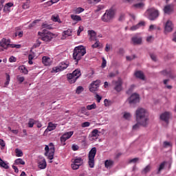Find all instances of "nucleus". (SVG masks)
<instances>
[{"instance_id":"63","label":"nucleus","mask_w":176,"mask_h":176,"mask_svg":"<svg viewBox=\"0 0 176 176\" xmlns=\"http://www.w3.org/2000/svg\"><path fill=\"white\" fill-rule=\"evenodd\" d=\"M82 31H83V28H82V26H80L78 28V32H77L78 36H79V35H80V32H82Z\"/></svg>"},{"instance_id":"12","label":"nucleus","mask_w":176,"mask_h":176,"mask_svg":"<svg viewBox=\"0 0 176 176\" xmlns=\"http://www.w3.org/2000/svg\"><path fill=\"white\" fill-rule=\"evenodd\" d=\"M100 83H101V81H100L99 80L94 81L92 83H91L89 86V91H91V93L97 91V90H98V88L100 87Z\"/></svg>"},{"instance_id":"4","label":"nucleus","mask_w":176,"mask_h":176,"mask_svg":"<svg viewBox=\"0 0 176 176\" xmlns=\"http://www.w3.org/2000/svg\"><path fill=\"white\" fill-rule=\"evenodd\" d=\"M144 16L151 20V21H155L157 17H159V10L155 8H148L144 13Z\"/></svg>"},{"instance_id":"62","label":"nucleus","mask_w":176,"mask_h":176,"mask_svg":"<svg viewBox=\"0 0 176 176\" xmlns=\"http://www.w3.org/2000/svg\"><path fill=\"white\" fill-rule=\"evenodd\" d=\"M96 98L97 102H101V100H102V97L100 96V95L98 94H96Z\"/></svg>"},{"instance_id":"18","label":"nucleus","mask_w":176,"mask_h":176,"mask_svg":"<svg viewBox=\"0 0 176 176\" xmlns=\"http://www.w3.org/2000/svg\"><path fill=\"white\" fill-rule=\"evenodd\" d=\"M173 8L171 5L165 6L164 8V12L166 14H171V13H173Z\"/></svg>"},{"instance_id":"7","label":"nucleus","mask_w":176,"mask_h":176,"mask_svg":"<svg viewBox=\"0 0 176 176\" xmlns=\"http://www.w3.org/2000/svg\"><path fill=\"white\" fill-rule=\"evenodd\" d=\"M96 155H97V148H92L88 154V164L91 168H94V157H96Z\"/></svg>"},{"instance_id":"36","label":"nucleus","mask_w":176,"mask_h":176,"mask_svg":"<svg viewBox=\"0 0 176 176\" xmlns=\"http://www.w3.org/2000/svg\"><path fill=\"white\" fill-rule=\"evenodd\" d=\"M14 164L16 165L21 164L22 166H24V164H25V162H24L21 158H18L14 161Z\"/></svg>"},{"instance_id":"37","label":"nucleus","mask_w":176,"mask_h":176,"mask_svg":"<svg viewBox=\"0 0 176 176\" xmlns=\"http://www.w3.org/2000/svg\"><path fill=\"white\" fill-rule=\"evenodd\" d=\"M144 25H145V22L141 21L139 23H138L135 26H133V30H138L140 27H144Z\"/></svg>"},{"instance_id":"24","label":"nucleus","mask_w":176,"mask_h":176,"mask_svg":"<svg viewBox=\"0 0 176 176\" xmlns=\"http://www.w3.org/2000/svg\"><path fill=\"white\" fill-rule=\"evenodd\" d=\"M126 94H129L130 97L128 98L127 101L129 104H133V89L130 88L127 91Z\"/></svg>"},{"instance_id":"15","label":"nucleus","mask_w":176,"mask_h":176,"mask_svg":"<svg viewBox=\"0 0 176 176\" xmlns=\"http://www.w3.org/2000/svg\"><path fill=\"white\" fill-rule=\"evenodd\" d=\"M160 119L163 122H165L166 124H168V119H170V113L169 112H164L160 116Z\"/></svg>"},{"instance_id":"59","label":"nucleus","mask_w":176,"mask_h":176,"mask_svg":"<svg viewBox=\"0 0 176 176\" xmlns=\"http://www.w3.org/2000/svg\"><path fill=\"white\" fill-rule=\"evenodd\" d=\"M102 68H105L107 67V60L105 58H102Z\"/></svg>"},{"instance_id":"16","label":"nucleus","mask_w":176,"mask_h":176,"mask_svg":"<svg viewBox=\"0 0 176 176\" xmlns=\"http://www.w3.org/2000/svg\"><path fill=\"white\" fill-rule=\"evenodd\" d=\"M98 129H94L91 133L90 141H93V140H97L100 135L98 134Z\"/></svg>"},{"instance_id":"20","label":"nucleus","mask_w":176,"mask_h":176,"mask_svg":"<svg viewBox=\"0 0 176 176\" xmlns=\"http://www.w3.org/2000/svg\"><path fill=\"white\" fill-rule=\"evenodd\" d=\"M139 2L138 3H135L133 5V8H135V9H142V8H144V6H145V3H144V1L145 0H138Z\"/></svg>"},{"instance_id":"30","label":"nucleus","mask_w":176,"mask_h":176,"mask_svg":"<svg viewBox=\"0 0 176 176\" xmlns=\"http://www.w3.org/2000/svg\"><path fill=\"white\" fill-rule=\"evenodd\" d=\"M51 19L55 23H61V20H60V16H58V14L52 15Z\"/></svg>"},{"instance_id":"25","label":"nucleus","mask_w":176,"mask_h":176,"mask_svg":"<svg viewBox=\"0 0 176 176\" xmlns=\"http://www.w3.org/2000/svg\"><path fill=\"white\" fill-rule=\"evenodd\" d=\"M114 162L111 160H107L104 162V166L106 168H111L114 164Z\"/></svg>"},{"instance_id":"40","label":"nucleus","mask_w":176,"mask_h":176,"mask_svg":"<svg viewBox=\"0 0 176 176\" xmlns=\"http://www.w3.org/2000/svg\"><path fill=\"white\" fill-rule=\"evenodd\" d=\"M23 35H24V32L23 31H16L14 33V37L16 38V36H19V38H23Z\"/></svg>"},{"instance_id":"33","label":"nucleus","mask_w":176,"mask_h":176,"mask_svg":"<svg viewBox=\"0 0 176 176\" xmlns=\"http://www.w3.org/2000/svg\"><path fill=\"white\" fill-rule=\"evenodd\" d=\"M0 167H3V168H6V170H8L9 168V165L6 164L3 160L0 158Z\"/></svg>"},{"instance_id":"58","label":"nucleus","mask_w":176,"mask_h":176,"mask_svg":"<svg viewBox=\"0 0 176 176\" xmlns=\"http://www.w3.org/2000/svg\"><path fill=\"white\" fill-rule=\"evenodd\" d=\"M89 126H90V122H82L81 124V127H89Z\"/></svg>"},{"instance_id":"47","label":"nucleus","mask_w":176,"mask_h":176,"mask_svg":"<svg viewBox=\"0 0 176 176\" xmlns=\"http://www.w3.org/2000/svg\"><path fill=\"white\" fill-rule=\"evenodd\" d=\"M164 166H166V162H162L158 168V171L157 172V174L160 173V171L164 168Z\"/></svg>"},{"instance_id":"6","label":"nucleus","mask_w":176,"mask_h":176,"mask_svg":"<svg viewBox=\"0 0 176 176\" xmlns=\"http://www.w3.org/2000/svg\"><path fill=\"white\" fill-rule=\"evenodd\" d=\"M80 75H82L80 69H76L72 73L67 75V80H69V83L72 85L73 83H75L78 79H79Z\"/></svg>"},{"instance_id":"2","label":"nucleus","mask_w":176,"mask_h":176,"mask_svg":"<svg viewBox=\"0 0 176 176\" xmlns=\"http://www.w3.org/2000/svg\"><path fill=\"white\" fill-rule=\"evenodd\" d=\"M85 54H86V47L85 46L79 45L74 48L73 58L76 60V65H78Z\"/></svg>"},{"instance_id":"60","label":"nucleus","mask_w":176,"mask_h":176,"mask_svg":"<svg viewBox=\"0 0 176 176\" xmlns=\"http://www.w3.org/2000/svg\"><path fill=\"white\" fill-rule=\"evenodd\" d=\"M10 47L13 48H16V49H20V47H21V45H16V44H11L10 45Z\"/></svg>"},{"instance_id":"1","label":"nucleus","mask_w":176,"mask_h":176,"mask_svg":"<svg viewBox=\"0 0 176 176\" xmlns=\"http://www.w3.org/2000/svg\"><path fill=\"white\" fill-rule=\"evenodd\" d=\"M136 121L138 123L133 126V130L138 129L140 126L146 127L148 126V122H149V113L146 109L143 107H139L135 111Z\"/></svg>"},{"instance_id":"19","label":"nucleus","mask_w":176,"mask_h":176,"mask_svg":"<svg viewBox=\"0 0 176 176\" xmlns=\"http://www.w3.org/2000/svg\"><path fill=\"white\" fill-rule=\"evenodd\" d=\"M133 43L134 45H141L142 43V38L140 36H135L133 38Z\"/></svg>"},{"instance_id":"43","label":"nucleus","mask_w":176,"mask_h":176,"mask_svg":"<svg viewBox=\"0 0 176 176\" xmlns=\"http://www.w3.org/2000/svg\"><path fill=\"white\" fill-rule=\"evenodd\" d=\"M34 124H35V120L30 118L28 122V127L32 128L34 127Z\"/></svg>"},{"instance_id":"28","label":"nucleus","mask_w":176,"mask_h":176,"mask_svg":"<svg viewBox=\"0 0 176 176\" xmlns=\"http://www.w3.org/2000/svg\"><path fill=\"white\" fill-rule=\"evenodd\" d=\"M88 34L90 35L89 41H94L96 36H97V33L94 30H88Z\"/></svg>"},{"instance_id":"41","label":"nucleus","mask_w":176,"mask_h":176,"mask_svg":"<svg viewBox=\"0 0 176 176\" xmlns=\"http://www.w3.org/2000/svg\"><path fill=\"white\" fill-rule=\"evenodd\" d=\"M151 171V165H147L142 171V174H147Z\"/></svg>"},{"instance_id":"26","label":"nucleus","mask_w":176,"mask_h":176,"mask_svg":"<svg viewBox=\"0 0 176 176\" xmlns=\"http://www.w3.org/2000/svg\"><path fill=\"white\" fill-rule=\"evenodd\" d=\"M140 102V95L137 93L133 94V104Z\"/></svg>"},{"instance_id":"13","label":"nucleus","mask_w":176,"mask_h":176,"mask_svg":"<svg viewBox=\"0 0 176 176\" xmlns=\"http://www.w3.org/2000/svg\"><path fill=\"white\" fill-rule=\"evenodd\" d=\"M74 135V131H69L65 133L61 137H60V141L61 142H65L67 140H69L71 137Z\"/></svg>"},{"instance_id":"57","label":"nucleus","mask_w":176,"mask_h":176,"mask_svg":"<svg viewBox=\"0 0 176 176\" xmlns=\"http://www.w3.org/2000/svg\"><path fill=\"white\" fill-rule=\"evenodd\" d=\"M72 151H79V146L74 144L72 146Z\"/></svg>"},{"instance_id":"34","label":"nucleus","mask_w":176,"mask_h":176,"mask_svg":"<svg viewBox=\"0 0 176 176\" xmlns=\"http://www.w3.org/2000/svg\"><path fill=\"white\" fill-rule=\"evenodd\" d=\"M19 69H20L22 74H24L25 75H27V74H28V69H27V68L24 65L19 66Z\"/></svg>"},{"instance_id":"38","label":"nucleus","mask_w":176,"mask_h":176,"mask_svg":"<svg viewBox=\"0 0 176 176\" xmlns=\"http://www.w3.org/2000/svg\"><path fill=\"white\" fill-rule=\"evenodd\" d=\"M15 153L17 157H23V151L19 148L15 149Z\"/></svg>"},{"instance_id":"5","label":"nucleus","mask_w":176,"mask_h":176,"mask_svg":"<svg viewBox=\"0 0 176 176\" xmlns=\"http://www.w3.org/2000/svg\"><path fill=\"white\" fill-rule=\"evenodd\" d=\"M38 34L40 36L39 39H41V41H43L44 42H50V41L53 39V36H54L53 33L47 31V30L38 32Z\"/></svg>"},{"instance_id":"50","label":"nucleus","mask_w":176,"mask_h":176,"mask_svg":"<svg viewBox=\"0 0 176 176\" xmlns=\"http://www.w3.org/2000/svg\"><path fill=\"white\" fill-rule=\"evenodd\" d=\"M16 80H18V82H19V83H23V82H24L25 80V78L24 76H17Z\"/></svg>"},{"instance_id":"32","label":"nucleus","mask_w":176,"mask_h":176,"mask_svg":"<svg viewBox=\"0 0 176 176\" xmlns=\"http://www.w3.org/2000/svg\"><path fill=\"white\" fill-rule=\"evenodd\" d=\"M155 30H157L158 31H160L161 28L159 26H156V25H151L148 28L149 32H151V31H155Z\"/></svg>"},{"instance_id":"22","label":"nucleus","mask_w":176,"mask_h":176,"mask_svg":"<svg viewBox=\"0 0 176 176\" xmlns=\"http://www.w3.org/2000/svg\"><path fill=\"white\" fill-rule=\"evenodd\" d=\"M43 60V64H44L46 67H49L52 64V60L50 58L47 56H43L42 58Z\"/></svg>"},{"instance_id":"3","label":"nucleus","mask_w":176,"mask_h":176,"mask_svg":"<svg viewBox=\"0 0 176 176\" xmlns=\"http://www.w3.org/2000/svg\"><path fill=\"white\" fill-rule=\"evenodd\" d=\"M115 14H116V10L111 8L106 10L105 13L102 16L101 20L104 23H111L115 18Z\"/></svg>"},{"instance_id":"49","label":"nucleus","mask_w":176,"mask_h":176,"mask_svg":"<svg viewBox=\"0 0 176 176\" xmlns=\"http://www.w3.org/2000/svg\"><path fill=\"white\" fill-rule=\"evenodd\" d=\"M87 2L90 5H96V3H98V2H101V0H87Z\"/></svg>"},{"instance_id":"44","label":"nucleus","mask_w":176,"mask_h":176,"mask_svg":"<svg viewBox=\"0 0 176 176\" xmlns=\"http://www.w3.org/2000/svg\"><path fill=\"white\" fill-rule=\"evenodd\" d=\"M124 119H126V120H129V119L131 118V114L130 113L125 112L123 115Z\"/></svg>"},{"instance_id":"39","label":"nucleus","mask_w":176,"mask_h":176,"mask_svg":"<svg viewBox=\"0 0 176 176\" xmlns=\"http://www.w3.org/2000/svg\"><path fill=\"white\" fill-rule=\"evenodd\" d=\"M96 108H97V104H96V103H93L92 104L87 106V111H91V109H96Z\"/></svg>"},{"instance_id":"48","label":"nucleus","mask_w":176,"mask_h":176,"mask_svg":"<svg viewBox=\"0 0 176 176\" xmlns=\"http://www.w3.org/2000/svg\"><path fill=\"white\" fill-rule=\"evenodd\" d=\"M6 82H5V86H8L9 82H10V75L8 74V73L6 74Z\"/></svg>"},{"instance_id":"55","label":"nucleus","mask_w":176,"mask_h":176,"mask_svg":"<svg viewBox=\"0 0 176 176\" xmlns=\"http://www.w3.org/2000/svg\"><path fill=\"white\" fill-rule=\"evenodd\" d=\"M79 167H80V166H79L78 164H76L74 162H73V164H72V168L73 170H78V168H79Z\"/></svg>"},{"instance_id":"23","label":"nucleus","mask_w":176,"mask_h":176,"mask_svg":"<svg viewBox=\"0 0 176 176\" xmlns=\"http://www.w3.org/2000/svg\"><path fill=\"white\" fill-rule=\"evenodd\" d=\"M12 6H13V3H7L4 6L3 9L4 13H9V12H10V8H12Z\"/></svg>"},{"instance_id":"42","label":"nucleus","mask_w":176,"mask_h":176,"mask_svg":"<svg viewBox=\"0 0 176 176\" xmlns=\"http://www.w3.org/2000/svg\"><path fill=\"white\" fill-rule=\"evenodd\" d=\"M81 113H83L85 116H89L90 115L85 107H81Z\"/></svg>"},{"instance_id":"54","label":"nucleus","mask_w":176,"mask_h":176,"mask_svg":"<svg viewBox=\"0 0 176 176\" xmlns=\"http://www.w3.org/2000/svg\"><path fill=\"white\" fill-rule=\"evenodd\" d=\"M104 8H105V6L104 5H98L97 7H96V12H100V10H102V9H104Z\"/></svg>"},{"instance_id":"53","label":"nucleus","mask_w":176,"mask_h":176,"mask_svg":"<svg viewBox=\"0 0 176 176\" xmlns=\"http://www.w3.org/2000/svg\"><path fill=\"white\" fill-rule=\"evenodd\" d=\"M169 146H173V144L170 142H164V148H168Z\"/></svg>"},{"instance_id":"29","label":"nucleus","mask_w":176,"mask_h":176,"mask_svg":"<svg viewBox=\"0 0 176 176\" xmlns=\"http://www.w3.org/2000/svg\"><path fill=\"white\" fill-rule=\"evenodd\" d=\"M47 164H46V160H43L41 161H40L38 162V167L39 168H41V170L45 169V168L46 167Z\"/></svg>"},{"instance_id":"35","label":"nucleus","mask_w":176,"mask_h":176,"mask_svg":"<svg viewBox=\"0 0 176 176\" xmlns=\"http://www.w3.org/2000/svg\"><path fill=\"white\" fill-rule=\"evenodd\" d=\"M71 19L74 21H82V17L79 15H71Z\"/></svg>"},{"instance_id":"31","label":"nucleus","mask_w":176,"mask_h":176,"mask_svg":"<svg viewBox=\"0 0 176 176\" xmlns=\"http://www.w3.org/2000/svg\"><path fill=\"white\" fill-rule=\"evenodd\" d=\"M73 163H75L78 166H82V164H83V160H82V157H78L74 160Z\"/></svg>"},{"instance_id":"45","label":"nucleus","mask_w":176,"mask_h":176,"mask_svg":"<svg viewBox=\"0 0 176 176\" xmlns=\"http://www.w3.org/2000/svg\"><path fill=\"white\" fill-rule=\"evenodd\" d=\"M85 9H83L82 8H77L74 10V12L76 14H79L80 13H82V12H84Z\"/></svg>"},{"instance_id":"46","label":"nucleus","mask_w":176,"mask_h":176,"mask_svg":"<svg viewBox=\"0 0 176 176\" xmlns=\"http://www.w3.org/2000/svg\"><path fill=\"white\" fill-rule=\"evenodd\" d=\"M84 90H85V89L83 88V87L79 86L76 89V94H80V93H82V91H83Z\"/></svg>"},{"instance_id":"17","label":"nucleus","mask_w":176,"mask_h":176,"mask_svg":"<svg viewBox=\"0 0 176 176\" xmlns=\"http://www.w3.org/2000/svg\"><path fill=\"white\" fill-rule=\"evenodd\" d=\"M57 127V124H53L52 122H49L47 129L45 131V133H49V131H53V130H56Z\"/></svg>"},{"instance_id":"27","label":"nucleus","mask_w":176,"mask_h":176,"mask_svg":"<svg viewBox=\"0 0 176 176\" xmlns=\"http://www.w3.org/2000/svg\"><path fill=\"white\" fill-rule=\"evenodd\" d=\"M135 76H136V78H138L139 79H141L142 80H145V76H144V73H142V72L141 71L136 72L135 73Z\"/></svg>"},{"instance_id":"10","label":"nucleus","mask_w":176,"mask_h":176,"mask_svg":"<svg viewBox=\"0 0 176 176\" xmlns=\"http://www.w3.org/2000/svg\"><path fill=\"white\" fill-rule=\"evenodd\" d=\"M174 31V23L171 19H168L164 23V34H170V32H173Z\"/></svg>"},{"instance_id":"64","label":"nucleus","mask_w":176,"mask_h":176,"mask_svg":"<svg viewBox=\"0 0 176 176\" xmlns=\"http://www.w3.org/2000/svg\"><path fill=\"white\" fill-rule=\"evenodd\" d=\"M150 57L151 60H153V61H156L157 58H156V55H155V54H151Z\"/></svg>"},{"instance_id":"52","label":"nucleus","mask_w":176,"mask_h":176,"mask_svg":"<svg viewBox=\"0 0 176 176\" xmlns=\"http://www.w3.org/2000/svg\"><path fill=\"white\" fill-rule=\"evenodd\" d=\"M58 1H60V0H51V1L47 2V6H52V5H53V3H57V2H58Z\"/></svg>"},{"instance_id":"14","label":"nucleus","mask_w":176,"mask_h":176,"mask_svg":"<svg viewBox=\"0 0 176 176\" xmlns=\"http://www.w3.org/2000/svg\"><path fill=\"white\" fill-rule=\"evenodd\" d=\"M10 39L3 38L0 42V45L3 49H8V47H10Z\"/></svg>"},{"instance_id":"9","label":"nucleus","mask_w":176,"mask_h":176,"mask_svg":"<svg viewBox=\"0 0 176 176\" xmlns=\"http://www.w3.org/2000/svg\"><path fill=\"white\" fill-rule=\"evenodd\" d=\"M50 148H49V146L46 145L45 147V156H47V159L49 160H53L54 159V146L53 145V143L50 144Z\"/></svg>"},{"instance_id":"51","label":"nucleus","mask_w":176,"mask_h":176,"mask_svg":"<svg viewBox=\"0 0 176 176\" xmlns=\"http://www.w3.org/2000/svg\"><path fill=\"white\" fill-rule=\"evenodd\" d=\"M162 75H165L166 76H171V72L170 70H164L162 71Z\"/></svg>"},{"instance_id":"8","label":"nucleus","mask_w":176,"mask_h":176,"mask_svg":"<svg viewBox=\"0 0 176 176\" xmlns=\"http://www.w3.org/2000/svg\"><path fill=\"white\" fill-rule=\"evenodd\" d=\"M69 67V62L68 61H63L60 62L59 65L55 67L52 68V73L57 74V72H61L65 69H67Z\"/></svg>"},{"instance_id":"61","label":"nucleus","mask_w":176,"mask_h":176,"mask_svg":"<svg viewBox=\"0 0 176 176\" xmlns=\"http://www.w3.org/2000/svg\"><path fill=\"white\" fill-rule=\"evenodd\" d=\"M100 46V41H96V42L92 45L93 49H96V47H98Z\"/></svg>"},{"instance_id":"11","label":"nucleus","mask_w":176,"mask_h":176,"mask_svg":"<svg viewBox=\"0 0 176 176\" xmlns=\"http://www.w3.org/2000/svg\"><path fill=\"white\" fill-rule=\"evenodd\" d=\"M112 85L114 86V90H116V91L118 93H120V91H122L123 86V81L122 80V78H118V80H113Z\"/></svg>"},{"instance_id":"56","label":"nucleus","mask_w":176,"mask_h":176,"mask_svg":"<svg viewBox=\"0 0 176 176\" xmlns=\"http://www.w3.org/2000/svg\"><path fill=\"white\" fill-rule=\"evenodd\" d=\"M42 28H47V30H52V26H50V25H48L47 23H43Z\"/></svg>"},{"instance_id":"21","label":"nucleus","mask_w":176,"mask_h":176,"mask_svg":"<svg viewBox=\"0 0 176 176\" xmlns=\"http://www.w3.org/2000/svg\"><path fill=\"white\" fill-rule=\"evenodd\" d=\"M71 35H72V30L68 29L67 30H65L63 33L61 39L64 40L67 36H71Z\"/></svg>"}]
</instances>
